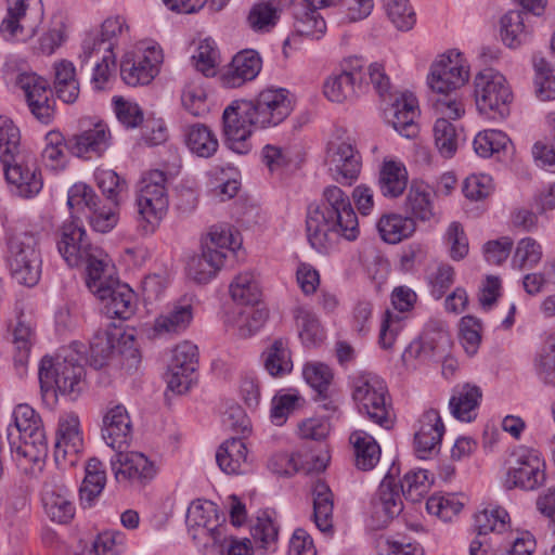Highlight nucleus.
I'll return each mask as SVG.
<instances>
[{
	"mask_svg": "<svg viewBox=\"0 0 555 555\" xmlns=\"http://www.w3.org/2000/svg\"><path fill=\"white\" fill-rule=\"evenodd\" d=\"M7 181L16 188L20 196L29 198L37 195L43 185L36 159L29 154H20L3 166Z\"/></svg>",
	"mask_w": 555,
	"mask_h": 555,
	"instance_id": "nucleus-21",
	"label": "nucleus"
},
{
	"mask_svg": "<svg viewBox=\"0 0 555 555\" xmlns=\"http://www.w3.org/2000/svg\"><path fill=\"white\" fill-rule=\"evenodd\" d=\"M193 317V306L178 301L154 320L151 337L171 338L180 335L189 328Z\"/></svg>",
	"mask_w": 555,
	"mask_h": 555,
	"instance_id": "nucleus-24",
	"label": "nucleus"
},
{
	"mask_svg": "<svg viewBox=\"0 0 555 555\" xmlns=\"http://www.w3.org/2000/svg\"><path fill=\"white\" fill-rule=\"evenodd\" d=\"M108 139L107 126L103 122H96L93 128L69 139V151L78 157H90L92 153L100 155L107 149Z\"/></svg>",
	"mask_w": 555,
	"mask_h": 555,
	"instance_id": "nucleus-31",
	"label": "nucleus"
},
{
	"mask_svg": "<svg viewBox=\"0 0 555 555\" xmlns=\"http://www.w3.org/2000/svg\"><path fill=\"white\" fill-rule=\"evenodd\" d=\"M534 86L541 101L555 100V69L543 57L533 59Z\"/></svg>",
	"mask_w": 555,
	"mask_h": 555,
	"instance_id": "nucleus-53",
	"label": "nucleus"
},
{
	"mask_svg": "<svg viewBox=\"0 0 555 555\" xmlns=\"http://www.w3.org/2000/svg\"><path fill=\"white\" fill-rule=\"evenodd\" d=\"M325 165L333 180L351 185L360 175L362 162L352 140L337 135L327 143Z\"/></svg>",
	"mask_w": 555,
	"mask_h": 555,
	"instance_id": "nucleus-14",
	"label": "nucleus"
},
{
	"mask_svg": "<svg viewBox=\"0 0 555 555\" xmlns=\"http://www.w3.org/2000/svg\"><path fill=\"white\" fill-rule=\"evenodd\" d=\"M463 508V504L451 494L431 495L426 502V509L429 514L439 517L443 521H450Z\"/></svg>",
	"mask_w": 555,
	"mask_h": 555,
	"instance_id": "nucleus-63",
	"label": "nucleus"
},
{
	"mask_svg": "<svg viewBox=\"0 0 555 555\" xmlns=\"http://www.w3.org/2000/svg\"><path fill=\"white\" fill-rule=\"evenodd\" d=\"M53 70V86L57 98L64 103H74L80 91L74 64L67 60H61L54 63Z\"/></svg>",
	"mask_w": 555,
	"mask_h": 555,
	"instance_id": "nucleus-38",
	"label": "nucleus"
},
{
	"mask_svg": "<svg viewBox=\"0 0 555 555\" xmlns=\"http://www.w3.org/2000/svg\"><path fill=\"white\" fill-rule=\"evenodd\" d=\"M85 478L79 489V500L82 508H90L101 495L106 485V472L101 461L90 459L85 466Z\"/></svg>",
	"mask_w": 555,
	"mask_h": 555,
	"instance_id": "nucleus-34",
	"label": "nucleus"
},
{
	"mask_svg": "<svg viewBox=\"0 0 555 555\" xmlns=\"http://www.w3.org/2000/svg\"><path fill=\"white\" fill-rule=\"evenodd\" d=\"M57 249L68 266L86 264V285L95 296L105 294L104 288L115 281L108 273L107 256L101 248L90 244L86 230L77 221L63 224Z\"/></svg>",
	"mask_w": 555,
	"mask_h": 555,
	"instance_id": "nucleus-3",
	"label": "nucleus"
},
{
	"mask_svg": "<svg viewBox=\"0 0 555 555\" xmlns=\"http://www.w3.org/2000/svg\"><path fill=\"white\" fill-rule=\"evenodd\" d=\"M449 119L451 118L440 115L434 126L436 147L441 156L446 158L452 157L457 149L456 130Z\"/></svg>",
	"mask_w": 555,
	"mask_h": 555,
	"instance_id": "nucleus-52",
	"label": "nucleus"
},
{
	"mask_svg": "<svg viewBox=\"0 0 555 555\" xmlns=\"http://www.w3.org/2000/svg\"><path fill=\"white\" fill-rule=\"evenodd\" d=\"M218 521L217 506L210 501L196 500L188 508L186 525L194 540L202 533V529L209 528Z\"/></svg>",
	"mask_w": 555,
	"mask_h": 555,
	"instance_id": "nucleus-44",
	"label": "nucleus"
},
{
	"mask_svg": "<svg viewBox=\"0 0 555 555\" xmlns=\"http://www.w3.org/2000/svg\"><path fill=\"white\" fill-rule=\"evenodd\" d=\"M42 504L47 516L54 522L68 524L75 516L70 489L54 478L44 483Z\"/></svg>",
	"mask_w": 555,
	"mask_h": 555,
	"instance_id": "nucleus-23",
	"label": "nucleus"
},
{
	"mask_svg": "<svg viewBox=\"0 0 555 555\" xmlns=\"http://www.w3.org/2000/svg\"><path fill=\"white\" fill-rule=\"evenodd\" d=\"M390 114L388 121L399 134L404 138H414L417 134L418 125L415 119L418 116V106L414 95L404 93L396 98Z\"/></svg>",
	"mask_w": 555,
	"mask_h": 555,
	"instance_id": "nucleus-30",
	"label": "nucleus"
},
{
	"mask_svg": "<svg viewBox=\"0 0 555 555\" xmlns=\"http://www.w3.org/2000/svg\"><path fill=\"white\" fill-rule=\"evenodd\" d=\"M117 335L112 332L98 331L90 341V362L95 369H101L115 350Z\"/></svg>",
	"mask_w": 555,
	"mask_h": 555,
	"instance_id": "nucleus-54",
	"label": "nucleus"
},
{
	"mask_svg": "<svg viewBox=\"0 0 555 555\" xmlns=\"http://www.w3.org/2000/svg\"><path fill=\"white\" fill-rule=\"evenodd\" d=\"M469 78V69L460 53L443 54L430 67L427 83L437 95L433 106L437 115L461 118L464 104L455 91L463 87Z\"/></svg>",
	"mask_w": 555,
	"mask_h": 555,
	"instance_id": "nucleus-4",
	"label": "nucleus"
},
{
	"mask_svg": "<svg viewBox=\"0 0 555 555\" xmlns=\"http://www.w3.org/2000/svg\"><path fill=\"white\" fill-rule=\"evenodd\" d=\"M443 242L452 260L460 261L468 255V238L460 222L453 221L449 224L443 235Z\"/></svg>",
	"mask_w": 555,
	"mask_h": 555,
	"instance_id": "nucleus-59",
	"label": "nucleus"
},
{
	"mask_svg": "<svg viewBox=\"0 0 555 555\" xmlns=\"http://www.w3.org/2000/svg\"><path fill=\"white\" fill-rule=\"evenodd\" d=\"M383 7L398 30L408 31L415 25L416 15L409 0H383Z\"/></svg>",
	"mask_w": 555,
	"mask_h": 555,
	"instance_id": "nucleus-51",
	"label": "nucleus"
},
{
	"mask_svg": "<svg viewBox=\"0 0 555 555\" xmlns=\"http://www.w3.org/2000/svg\"><path fill=\"white\" fill-rule=\"evenodd\" d=\"M105 294H98L96 297L104 301V310L108 318L128 320L135 311V294L127 285L114 281L106 288Z\"/></svg>",
	"mask_w": 555,
	"mask_h": 555,
	"instance_id": "nucleus-28",
	"label": "nucleus"
},
{
	"mask_svg": "<svg viewBox=\"0 0 555 555\" xmlns=\"http://www.w3.org/2000/svg\"><path fill=\"white\" fill-rule=\"evenodd\" d=\"M482 397L478 386L464 384L453 388L449 400L451 414L461 422H472L476 417V409Z\"/></svg>",
	"mask_w": 555,
	"mask_h": 555,
	"instance_id": "nucleus-32",
	"label": "nucleus"
},
{
	"mask_svg": "<svg viewBox=\"0 0 555 555\" xmlns=\"http://www.w3.org/2000/svg\"><path fill=\"white\" fill-rule=\"evenodd\" d=\"M400 468L392 463L372 500V518L376 528L386 527L403 509L401 489L396 482Z\"/></svg>",
	"mask_w": 555,
	"mask_h": 555,
	"instance_id": "nucleus-16",
	"label": "nucleus"
},
{
	"mask_svg": "<svg viewBox=\"0 0 555 555\" xmlns=\"http://www.w3.org/2000/svg\"><path fill=\"white\" fill-rule=\"evenodd\" d=\"M306 231L310 245L320 253H327L338 237L357 240L359 221L349 196L336 185L325 188L322 202L308 207Z\"/></svg>",
	"mask_w": 555,
	"mask_h": 555,
	"instance_id": "nucleus-2",
	"label": "nucleus"
},
{
	"mask_svg": "<svg viewBox=\"0 0 555 555\" xmlns=\"http://www.w3.org/2000/svg\"><path fill=\"white\" fill-rule=\"evenodd\" d=\"M313 519L317 528L324 533L333 531L334 495L330 487L317 480L312 487Z\"/></svg>",
	"mask_w": 555,
	"mask_h": 555,
	"instance_id": "nucleus-36",
	"label": "nucleus"
},
{
	"mask_svg": "<svg viewBox=\"0 0 555 555\" xmlns=\"http://www.w3.org/2000/svg\"><path fill=\"white\" fill-rule=\"evenodd\" d=\"M293 111L286 89L262 90L254 100L233 102L222 115L223 134L229 149L246 154L251 149V127L266 129L284 121Z\"/></svg>",
	"mask_w": 555,
	"mask_h": 555,
	"instance_id": "nucleus-1",
	"label": "nucleus"
},
{
	"mask_svg": "<svg viewBox=\"0 0 555 555\" xmlns=\"http://www.w3.org/2000/svg\"><path fill=\"white\" fill-rule=\"evenodd\" d=\"M542 255V246L534 238L525 237L517 243L512 264L519 270H529L541 261Z\"/></svg>",
	"mask_w": 555,
	"mask_h": 555,
	"instance_id": "nucleus-55",
	"label": "nucleus"
},
{
	"mask_svg": "<svg viewBox=\"0 0 555 555\" xmlns=\"http://www.w3.org/2000/svg\"><path fill=\"white\" fill-rule=\"evenodd\" d=\"M526 13L509 11L501 18V37L503 42L512 49L527 43L531 37V30L525 24Z\"/></svg>",
	"mask_w": 555,
	"mask_h": 555,
	"instance_id": "nucleus-41",
	"label": "nucleus"
},
{
	"mask_svg": "<svg viewBox=\"0 0 555 555\" xmlns=\"http://www.w3.org/2000/svg\"><path fill=\"white\" fill-rule=\"evenodd\" d=\"M402 208L415 223L430 221L435 217L434 193L430 186L422 182H412Z\"/></svg>",
	"mask_w": 555,
	"mask_h": 555,
	"instance_id": "nucleus-29",
	"label": "nucleus"
},
{
	"mask_svg": "<svg viewBox=\"0 0 555 555\" xmlns=\"http://www.w3.org/2000/svg\"><path fill=\"white\" fill-rule=\"evenodd\" d=\"M294 34L284 41V50L297 37H305L310 40H319L326 31V23L319 12L302 9L295 14Z\"/></svg>",
	"mask_w": 555,
	"mask_h": 555,
	"instance_id": "nucleus-40",
	"label": "nucleus"
},
{
	"mask_svg": "<svg viewBox=\"0 0 555 555\" xmlns=\"http://www.w3.org/2000/svg\"><path fill=\"white\" fill-rule=\"evenodd\" d=\"M509 526L508 513L500 507L485 508L475 514L474 527L478 537L487 535L490 532L502 533Z\"/></svg>",
	"mask_w": 555,
	"mask_h": 555,
	"instance_id": "nucleus-46",
	"label": "nucleus"
},
{
	"mask_svg": "<svg viewBox=\"0 0 555 555\" xmlns=\"http://www.w3.org/2000/svg\"><path fill=\"white\" fill-rule=\"evenodd\" d=\"M268 309L249 305L240 312L237 320V332L241 337H249L258 332L267 322Z\"/></svg>",
	"mask_w": 555,
	"mask_h": 555,
	"instance_id": "nucleus-60",
	"label": "nucleus"
},
{
	"mask_svg": "<svg viewBox=\"0 0 555 555\" xmlns=\"http://www.w3.org/2000/svg\"><path fill=\"white\" fill-rule=\"evenodd\" d=\"M230 293L234 301L246 306L258 304L261 297L258 282L250 272L237 274L230 284Z\"/></svg>",
	"mask_w": 555,
	"mask_h": 555,
	"instance_id": "nucleus-48",
	"label": "nucleus"
},
{
	"mask_svg": "<svg viewBox=\"0 0 555 555\" xmlns=\"http://www.w3.org/2000/svg\"><path fill=\"white\" fill-rule=\"evenodd\" d=\"M241 245L237 233L230 224L220 223L211 225L203 240L202 247L211 250H234Z\"/></svg>",
	"mask_w": 555,
	"mask_h": 555,
	"instance_id": "nucleus-49",
	"label": "nucleus"
},
{
	"mask_svg": "<svg viewBox=\"0 0 555 555\" xmlns=\"http://www.w3.org/2000/svg\"><path fill=\"white\" fill-rule=\"evenodd\" d=\"M545 463L537 451H525L517 455L514 465L508 468L505 487L535 490L545 481Z\"/></svg>",
	"mask_w": 555,
	"mask_h": 555,
	"instance_id": "nucleus-20",
	"label": "nucleus"
},
{
	"mask_svg": "<svg viewBox=\"0 0 555 555\" xmlns=\"http://www.w3.org/2000/svg\"><path fill=\"white\" fill-rule=\"evenodd\" d=\"M181 101L183 107L193 116H201L207 112L206 92L201 79L192 80L185 85Z\"/></svg>",
	"mask_w": 555,
	"mask_h": 555,
	"instance_id": "nucleus-64",
	"label": "nucleus"
},
{
	"mask_svg": "<svg viewBox=\"0 0 555 555\" xmlns=\"http://www.w3.org/2000/svg\"><path fill=\"white\" fill-rule=\"evenodd\" d=\"M38 244V234L31 232L16 234L10 241L7 264L12 279L21 285L33 287L41 278L42 258Z\"/></svg>",
	"mask_w": 555,
	"mask_h": 555,
	"instance_id": "nucleus-9",
	"label": "nucleus"
},
{
	"mask_svg": "<svg viewBox=\"0 0 555 555\" xmlns=\"http://www.w3.org/2000/svg\"><path fill=\"white\" fill-rule=\"evenodd\" d=\"M364 80L363 64L358 57H350L340 64L324 82V95L332 102L343 103L357 95Z\"/></svg>",
	"mask_w": 555,
	"mask_h": 555,
	"instance_id": "nucleus-17",
	"label": "nucleus"
},
{
	"mask_svg": "<svg viewBox=\"0 0 555 555\" xmlns=\"http://www.w3.org/2000/svg\"><path fill=\"white\" fill-rule=\"evenodd\" d=\"M21 132L13 120L7 116H0V164H10L21 154Z\"/></svg>",
	"mask_w": 555,
	"mask_h": 555,
	"instance_id": "nucleus-47",
	"label": "nucleus"
},
{
	"mask_svg": "<svg viewBox=\"0 0 555 555\" xmlns=\"http://www.w3.org/2000/svg\"><path fill=\"white\" fill-rule=\"evenodd\" d=\"M477 109L489 118H505L509 114L513 94L505 77L493 68L479 72L474 79Z\"/></svg>",
	"mask_w": 555,
	"mask_h": 555,
	"instance_id": "nucleus-10",
	"label": "nucleus"
},
{
	"mask_svg": "<svg viewBox=\"0 0 555 555\" xmlns=\"http://www.w3.org/2000/svg\"><path fill=\"white\" fill-rule=\"evenodd\" d=\"M69 150V141L65 142L60 132L51 131L46 135V146L42 151V160L47 167L56 170L64 168L65 150Z\"/></svg>",
	"mask_w": 555,
	"mask_h": 555,
	"instance_id": "nucleus-57",
	"label": "nucleus"
},
{
	"mask_svg": "<svg viewBox=\"0 0 555 555\" xmlns=\"http://www.w3.org/2000/svg\"><path fill=\"white\" fill-rule=\"evenodd\" d=\"M195 68L204 76H214L219 64V50L210 38L202 40L192 56Z\"/></svg>",
	"mask_w": 555,
	"mask_h": 555,
	"instance_id": "nucleus-58",
	"label": "nucleus"
},
{
	"mask_svg": "<svg viewBox=\"0 0 555 555\" xmlns=\"http://www.w3.org/2000/svg\"><path fill=\"white\" fill-rule=\"evenodd\" d=\"M262 61L255 50H243L236 53L221 75L222 85L227 88H238L254 80L261 70Z\"/></svg>",
	"mask_w": 555,
	"mask_h": 555,
	"instance_id": "nucleus-25",
	"label": "nucleus"
},
{
	"mask_svg": "<svg viewBox=\"0 0 555 555\" xmlns=\"http://www.w3.org/2000/svg\"><path fill=\"white\" fill-rule=\"evenodd\" d=\"M429 485L428 472L418 469L404 475L400 489L406 500L418 502L427 493Z\"/></svg>",
	"mask_w": 555,
	"mask_h": 555,
	"instance_id": "nucleus-62",
	"label": "nucleus"
},
{
	"mask_svg": "<svg viewBox=\"0 0 555 555\" xmlns=\"http://www.w3.org/2000/svg\"><path fill=\"white\" fill-rule=\"evenodd\" d=\"M164 55L159 46L140 42L127 51L120 61V77L131 87L149 85L159 73Z\"/></svg>",
	"mask_w": 555,
	"mask_h": 555,
	"instance_id": "nucleus-11",
	"label": "nucleus"
},
{
	"mask_svg": "<svg viewBox=\"0 0 555 555\" xmlns=\"http://www.w3.org/2000/svg\"><path fill=\"white\" fill-rule=\"evenodd\" d=\"M225 256V251L202 247V254L191 257L188 262V276L198 284L209 282L223 266Z\"/></svg>",
	"mask_w": 555,
	"mask_h": 555,
	"instance_id": "nucleus-33",
	"label": "nucleus"
},
{
	"mask_svg": "<svg viewBox=\"0 0 555 555\" xmlns=\"http://www.w3.org/2000/svg\"><path fill=\"white\" fill-rule=\"evenodd\" d=\"M444 434V425L439 412L429 409L420 418V427L414 435L415 452L420 459H426L437 452Z\"/></svg>",
	"mask_w": 555,
	"mask_h": 555,
	"instance_id": "nucleus-27",
	"label": "nucleus"
},
{
	"mask_svg": "<svg viewBox=\"0 0 555 555\" xmlns=\"http://www.w3.org/2000/svg\"><path fill=\"white\" fill-rule=\"evenodd\" d=\"M218 466L225 474H243L248 468L247 448L242 439L224 441L216 453Z\"/></svg>",
	"mask_w": 555,
	"mask_h": 555,
	"instance_id": "nucleus-35",
	"label": "nucleus"
},
{
	"mask_svg": "<svg viewBox=\"0 0 555 555\" xmlns=\"http://www.w3.org/2000/svg\"><path fill=\"white\" fill-rule=\"evenodd\" d=\"M353 400L358 411L384 429L392 428L395 416L384 379L373 373H362L353 382Z\"/></svg>",
	"mask_w": 555,
	"mask_h": 555,
	"instance_id": "nucleus-6",
	"label": "nucleus"
},
{
	"mask_svg": "<svg viewBox=\"0 0 555 555\" xmlns=\"http://www.w3.org/2000/svg\"><path fill=\"white\" fill-rule=\"evenodd\" d=\"M349 440L353 447L356 466L361 470L374 468L380 459V447L375 438L357 429L351 433Z\"/></svg>",
	"mask_w": 555,
	"mask_h": 555,
	"instance_id": "nucleus-37",
	"label": "nucleus"
},
{
	"mask_svg": "<svg viewBox=\"0 0 555 555\" xmlns=\"http://www.w3.org/2000/svg\"><path fill=\"white\" fill-rule=\"evenodd\" d=\"M94 177L99 189L106 198L115 206H119L124 194L127 192L126 180L114 170L103 168L96 169Z\"/></svg>",
	"mask_w": 555,
	"mask_h": 555,
	"instance_id": "nucleus-50",
	"label": "nucleus"
},
{
	"mask_svg": "<svg viewBox=\"0 0 555 555\" xmlns=\"http://www.w3.org/2000/svg\"><path fill=\"white\" fill-rule=\"evenodd\" d=\"M511 143L509 138L500 130L488 129L480 131L474 140L475 152L481 157H490L505 150Z\"/></svg>",
	"mask_w": 555,
	"mask_h": 555,
	"instance_id": "nucleus-56",
	"label": "nucleus"
},
{
	"mask_svg": "<svg viewBox=\"0 0 555 555\" xmlns=\"http://www.w3.org/2000/svg\"><path fill=\"white\" fill-rule=\"evenodd\" d=\"M115 480L124 487H143L156 476V466L141 452H116L111 459Z\"/></svg>",
	"mask_w": 555,
	"mask_h": 555,
	"instance_id": "nucleus-15",
	"label": "nucleus"
},
{
	"mask_svg": "<svg viewBox=\"0 0 555 555\" xmlns=\"http://www.w3.org/2000/svg\"><path fill=\"white\" fill-rule=\"evenodd\" d=\"M14 427L8 429L11 452L18 466L33 463L42 469L48 454L46 431L40 416L28 404H18L13 411Z\"/></svg>",
	"mask_w": 555,
	"mask_h": 555,
	"instance_id": "nucleus-5",
	"label": "nucleus"
},
{
	"mask_svg": "<svg viewBox=\"0 0 555 555\" xmlns=\"http://www.w3.org/2000/svg\"><path fill=\"white\" fill-rule=\"evenodd\" d=\"M185 143L193 154L205 158L212 156L219 146L216 134L204 124H194L186 127Z\"/></svg>",
	"mask_w": 555,
	"mask_h": 555,
	"instance_id": "nucleus-42",
	"label": "nucleus"
},
{
	"mask_svg": "<svg viewBox=\"0 0 555 555\" xmlns=\"http://www.w3.org/2000/svg\"><path fill=\"white\" fill-rule=\"evenodd\" d=\"M302 374L306 382L315 391V393L325 398L326 391L330 389L334 376L331 367L319 362L307 363L304 367Z\"/></svg>",
	"mask_w": 555,
	"mask_h": 555,
	"instance_id": "nucleus-61",
	"label": "nucleus"
},
{
	"mask_svg": "<svg viewBox=\"0 0 555 555\" xmlns=\"http://www.w3.org/2000/svg\"><path fill=\"white\" fill-rule=\"evenodd\" d=\"M166 173L162 170L146 172L137 194L138 227L143 234H151L167 212L169 201Z\"/></svg>",
	"mask_w": 555,
	"mask_h": 555,
	"instance_id": "nucleus-8",
	"label": "nucleus"
},
{
	"mask_svg": "<svg viewBox=\"0 0 555 555\" xmlns=\"http://www.w3.org/2000/svg\"><path fill=\"white\" fill-rule=\"evenodd\" d=\"M7 16L0 31L5 39L33 37L44 16L41 0H7Z\"/></svg>",
	"mask_w": 555,
	"mask_h": 555,
	"instance_id": "nucleus-13",
	"label": "nucleus"
},
{
	"mask_svg": "<svg viewBox=\"0 0 555 555\" xmlns=\"http://www.w3.org/2000/svg\"><path fill=\"white\" fill-rule=\"evenodd\" d=\"M198 363L197 346L183 341L172 352V359L168 367V388L178 393L188 391L194 382V374Z\"/></svg>",
	"mask_w": 555,
	"mask_h": 555,
	"instance_id": "nucleus-19",
	"label": "nucleus"
},
{
	"mask_svg": "<svg viewBox=\"0 0 555 555\" xmlns=\"http://www.w3.org/2000/svg\"><path fill=\"white\" fill-rule=\"evenodd\" d=\"M408 185V172L405 167L396 162H385L379 171L378 186L386 197H398Z\"/></svg>",
	"mask_w": 555,
	"mask_h": 555,
	"instance_id": "nucleus-43",
	"label": "nucleus"
},
{
	"mask_svg": "<svg viewBox=\"0 0 555 555\" xmlns=\"http://www.w3.org/2000/svg\"><path fill=\"white\" fill-rule=\"evenodd\" d=\"M85 375V367L73 351L59 354L55 360L44 357L40 362L39 382L43 392L76 398L83 389Z\"/></svg>",
	"mask_w": 555,
	"mask_h": 555,
	"instance_id": "nucleus-7",
	"label": "nucleus"
},
{
	"mask_svg": "<svg viewBox=\"0 0 555 555\" xmlns=\"http://www.w3.org/2000/svg\"><path fill=\"white\" fill-rule=\"evenodd\" d=\"M17 85L24 91L31 114L42 124H49L54 114L47 80L34 73H23Z\"/></svg>",
	"mask_w": 555,
	"mask_h": 555,
	"instance_id": "nucleus-22",
	"label": "nucleus"
},
{
	"mask_svg": "<svg viewBox=\"0 0 555 555\" xmlns=\"http://www.w3.org/2000/svg\"><path fill=\"white\" fill-rule=\"evenodd\" d=\"M267 372L273 377L284 376L293 370L291 352L283 339L274 340L262 353Z\"/></svg>",
	"mask_w": 555,
	"mask_h": 555,
	"instance_id": "nucleus-45",
	"label": "nucleus"
},
{
	"mask_svg": "<svg viewBox=\"0 0 555 555\" xmlns=\"http://www.w3.org/2000/svg\"><path fill=\"white\" fill-rule=\"evenodd\" d=\"M131 420L127 409L119 403L111 405L103 416L102 437L114 450L127 446L131 439Z\"/></svg>",
	"mask_w": 555,
	"mask_h": 555,
	"instance_id": "nucleus-26",
	"label": "nucleus"
},
{
	"mask_svg": "<svg viewBox=\"0 0 555 555\" xmlns=\"http://www.w3.org/2000/svg\"><path fill=\"white\" fill-rule=\"evenodd\" d=\"M82 437L79 418L69 413L60 417L54 444V462L60 469L74 467L80 459Z\"/></svg>",
	"mask_w": 555,
	"mask_h": 555,
	"instance_id": "nucleus-18",
	"label": "nucleus"
},
{
	"mask_svg": "<svg viewBox=\"0 0 555 555\" xmlns=\"http://www.w3.org/2000/svg\"><path fill=\"white\" fill-rule=\"evenodd\" d=\"M451 344L446 323L438 319H430L420 337L406 347L403 357L415 359L421 363L439 362L449 354Z\"/></svg>",
	"mask_w": 555,
	"mask_h": 555,
	"instance_id": "nucleus-12",
	"label": "nucleus"
},
{
	"mask_svg": "<svg viewBox=\"0 0 555 555\" xmlns=\"http://www.w3.org/2000/svg\"><path fill=\"white\" fill-rule=\"evenodd\" d=\"M377 230L384 242L397 244L415 232L416 223L406 215L389 214L378 220Z\"/></svg>",
	"mask_w": 555,
	"mask_h": 555,
	"instance_id": "nucleus-39",
	"label": "nucleus"
}]
</instances>
